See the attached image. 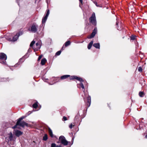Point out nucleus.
<instances>
[{
	"instance_id": "obj_1",
	"label": "nucleus",
	"mask_w": 147,
	"mask_h": 147,
	"mask_svg": "<svg viewBox=\"0 0 147 147\" xmlns=\"http://www.w3.org/2000/svg\"><path fill=\"white\" fill-rule=\"evenodd\" d=\"M24 118V117H23L19 118L17 121L16 125L13 127L12 128L13 129H15L16 128L17 126L18 125H19L22 127H24L25 126H27L28 124L26 122L24 121H21V120Z\"/></svg>"
},
{
	"instance_id": "obj_2",
	"label": "nucleus",
	"mask_w": 147,
	"mask_h": 147,
	"mask_svg": "<svg viewBox=\"0 0 147 147\" xmlns=\"http://www.w3.org/2000/svg\"><path fill=\"white\" fill-rule=\"evenodd\" d=\"M7 59L6 55L3 53H0V60L2 61L0 63H1L5 64H6V60Z\"/></svg>"
},
{
	"instance_id": "obj_3",
	"label": "nucleus",
	"mask_w": 147,
	"mask_h": 147,
	"mask_svg": "<svg viewBox=\"0 0 147 147\" xmlns=\"http://www.w3.org/2000/svg\"><path fill=\"white\" fill-rule=\"evenodd\" d=\"M89 21L92 24L96 25V19L95 15L94 13H93L91 16L89 18Z\"/></svg>"
},
{
	"instance_id": "obj_4",
	"label": "nucleus",
	"mask_w": 147,
	"mask_h": 147,
	"mask_svg": "<svg viewBox=\"0 0 147 147\" xmlns=\"http://www.w3.org/2000/svg\"><path fill=\"white\" fill-rule=\"evenodd\" d=\"M68 77H69V79L70 80L76 79L80 82L83 81V80L82 78L78 77L77 76H70L69 75H65V79L67 78Z\"/></svg>"
},
{
	"instance_id": "obj_5",
	"label": "nucleus",
	"mask_w": 147,
	"mask_h": 147,
	"mask_svg": "<svg viewBox=\"0 0 147 147\" xmlns=\"http://www.w3.org/2000/svg\"><path fill=\"white\" fill-rule=\"evenodd\" d=\"M38 25L36 23H33L32 25L30 30L33 32H36L37 31Z\"/></svg>"
},
{
	"instance_id": "obj_6",
	"label": "nucleus",
	"mask_w": 147,
	"mask_h": 147,
	"mask_svg": "<svg viewBox=\"0 0 147 147\" xmlns=\"http://www.w3.org/2000/svg\"><path fill=\"white\" fill-rule=\"evenodd\" d=\"M41 45V41H39L36 43V46L35 47H33V49H34L35 51H38L39 49H40Z\"/></svg>"
},
{
	"instance_id": "obj_7",
	"label": "nucleus",
	"mask_w": 147,
	"mask_h": 147,
	"mask_svg": "<svg viewBox=\"0 0 147 147\" xmlns=\"http://www.w3.org/2000/svg\"><path fill=\"white\" fill-rule=\"evenodd\" d=\"M49 14V9H47V12L45 16L43 17L42 19V24H43L45 23Z\"/></svg>"
},
{
	"instance_id": "obj_8",
	"label": "nucleus",
	"mask_w": 147,
	"mask_h": 147,
	"mask_svg": "<svg viewBox=\"0 0 147 147\" xmlns=\"http://www.w3.org/2000/svg\"><path fill=\"white\" fill-rule=\"evenodd\" d=\"M97 31V30L96 28H95L90 35L88 36L87 38L89 39H91L93 38L96 33Z\"/></svg>"
},
{
	"instance_id": "obj_9",
	"label": "nucleus",
	"mask_w": 147,
	"mask_h": 147,
	"mask_svg": "<svg viewBox=\"0 0 147 147\" xmlns=\"http://www.w3.org/2000/svg\"><path fill=\"white\" fill-rule=\"evenodd\" d=\"M8 135L9 136H8V142H9V141H14L15 140L16 138L13 137L12 134L11 132Z\"/></svg>"
},
{
	"instance_id": "obj_10",
	"label": "nucleus",
	"mask_w": 147,
	"mask_h": 147,
	"mask_svg": "<svg viewBox=\"0 0 147 147\" xmlns=\"http://www.w3.org/2000/svg\"><path fill=\"white\" fill-rule=\"evenodd\" d=\"M13 133L16 136L18 137H19L23 133L20 131L16 130L14 131L13 132Z\"/></svg>"
},
{
	"instance_id": "obj_11",
	"label": "nucleus",
	"mask_w": 147,
	"mask_h": 147,
	"mask_svg": "<svg viewBox=\"0 0 147 147\" xmlns=\"http://www.w3.org/2000/svg\"><path fill=\"white\" fill-rule=\"evenodd\" d=\"M71 142H68L65 139V147H70L71 145L73 143V141Z\"/></svg>"
},
{
	"instance_id": "obj_12",
	"label": "nucleus",
	"mask_w": 147,
	"mask_h": 147,
	"mask_svg": "<svg viewBox=\"0 0 147 147\" xmlns=\"http://www.w3.org/2000/svg\"><path fill=\"white\" fill-rule=\"evenodd\" d=\"M87 103L86 104L87 107H90L91 103V98L90 96H88L87 98Z\"/></svg>"
},
{
	"instance_id": "obj_13",
	"label": "nucleus",
	"mask_w": 147,
	"mask_h": 147,
	"mask_svg": "<svg viewBox=\"0 0 147 147\" xmlns=\"http://www.w3.org/2000/svg\"><path fill=\"white\" fill-rule=\"evenodd\" d=\"M59 142L63 145H64V137L63 136H60L59 138Z\"/></svg>"
},
{
	"instance_id": "obj_14",
	"label": "nucleus",
	"mask_w": 147,
	"mask_h": 147,
	"mask_svg": "<svg viewBox=\"0 0 147 147\" xmlns=\"http://www.w3.org/2000/svg\"><path fill=\"white\" fill-rule=\"evenodd\" d=\"M19 34L18 33H17L13 38L12 40L13 41H15L19 37Z\"/></svg>"
},
{
	"instance_id": "obj_15",
	"label": "nucleus",
	"mask_w": 147,
	"mask_h": 147,
	"mask_svg": "<svg viewBox=\"0 0 147 147\" xmlns=\"http://www.w3.org/2000/svg\"><path fill=\"white\" fill-rule=\"evenodd\" d=\"M47 62V60L45 58H43L42 59L41 64L42 65H44Z\"/></svg>"
},
{
	"instance_id": "obj_16",
	"label": "nucleus",
	"mask_w": 147,
	"mask_h": 147,
	"mask_svg": "<svg viewBox=\"0 0 147 147\" xmlns=\"http://www.w3.org/2000/svg\"><path fill=\"white\" fill-rule=\"evenodd\" d=\"M93 46L94 47L97 49H100V45L99 43H94L93 44Z\"/></svg>"
},
{
	"instance_id": "obj_17",
	"label": "nucleus",
	"mask_w": 147,
	"mask_h": 147,
	"mask_svg": "<svg viewBox=\"0 0 147 147\" xmlns=\"http://www.w3.org/2000/svg\"><path fill=\"white\" fill-rule=\"evenodd\" d=\"M78 87L79 88H81L82 90H84V88L83 84L82 83H80V84H78Z\"/></svg>"
},
{
	"instance_id": "obj_18",
	"label": "nucleus",
	"mask_w": 147,
	"mask_h": 147,
	"mask_svg": "<svg viewBox=\"0 0 147 147\" xmlns=\"http://www.w3.org/2000/svg\"><path fill=\"white\" fill-rule=\"evenodd\" d=\"M93 43V41H91L90 43L89 44L88 46V49H91L92 45Z\"/></svg>"
},
{
	"instance_id": "obj_19",
	"label": "nucleus",
	"mask_w": 147,
	"mask_h": 147,
	"mask_svg": "<svg viewBox=\"0 0 147 147\" xmlns=\"http://www.w3.org/2000/svg\"><path fill=\"white\" fill-rule=\"evenodd\" d=\"M49 133L50 136L51 137H53V135L52 131L50 128L49 129Z\"/></svg>"
},
{
	"instance_id": "obj_20",
	"label": "nucleus",
	"mask_w": 147,
	"mask_h": 147,
	"mask_svg": "<svg viewBox=\"0 0 147 147\" xmlns=\"http://www.w3.org/2000/svg\"><path fill=\"white\" fill-rule=\"evenodd\" d=\"M38 106V102H36L35 103L33 104L32 105V107L36 109L37 108Z\"/></svg>"
},
{
	"instance_id": "obj_21",
	"label": "nucleus",
	"mask_w": 147,
	"mask_h": 147,
	"mask_svg": "<svg viewBox=\"0 0 147 147\" xmlns=\"http://www.w3.org/2000/svg\"><path fill=\"white\" fill-rule=\"evenodd\" d=\"M48 139L47 135L46 134H45L44 136L43 137V140L45 141H46Z\"/></svg>"
},
{
	"instance_id": "obj_22",
	"label": "nucleus",
	"mask_w": 147,
	"mask_h": 147,
	"mask_svg": "<svg viewBox=\"0 0 147 147\" xmlns=\"http://www.w3.org/2000/svg\"><path fill=\"white\" fill-rule=\"evenodd\" d=\"M56 80H63L64 79V75L63 76L60 78L59 77H57L56 78Z\"/></svg>"
},
{
	"instance_id": "obj_23",
	"label": "nucleus",
	"mask_w": 147,
	"mask_h": 147,
	"mask_svg": "<svg viewBox=\"0 0 147 147\" xmlns=\"http://www.w3.org/2000/svg\"><path fill=\"white\" fill-rule=\"evenodd\" d=\"M71 44V42L69 40L65 43V46L67 47L69 45Z\"/></svg>"
},
{
	"instance_id": "obj_24",
	"label": "nucleus",
	"mask_w": 147,
	"mask_h": 147,
	"mask_svg": "<svg viewBox=\"0 0 147 147\" xmlns=\"http://www.w3.org/2000/svg\"><path fill=\"white\" fill-rule=\"evenodd\" d=\"M139 96L141 97H143L144 96V94L142 92H140L139 93Z\"/></svg>"
},
{
	"instance_id": "obj_25",
	"label": "nucleus",
	"mask_w": 147,
	"mask_h": 147,
	"mask_svg": "<svg viewBox=\"0 0 147 147\" xmlns=\"http://www.w3.org/2000/svg\"><path fill=\"white\" fill-rule=\"evenodd\" d=\"M35 41L33 40L31 43L30 45V47H33V45L35 44Z\"/></svg>"
},
{
	"instance_id": "obj_26",
	"label": "nucleus",
	"mask_w": 147,
	"mask_h": 147,
	"mask_svg": "<svg viewBox=\"0 0 147 147\" xmlns=\"http://www.w3.org/2000/svg\"><path fill=\"white\" fill-rule=\"evenodd\" d=\"M61 53V51H57L55 55H56V56L59 55Z\"/></svg>"
},
{
	"instance_id": "obj_27",
	"label": "nucleus",
	"mask_w": 147,
	"mask_h": 147,
	"mask_svg": "<svg viewBox=\"0 0 147 147\" xmlns=\"http://www.w3.org/2000/svg\"><path fill=\"white\" fill-rule=\"evenodd\" d=\"M135 38H136V36H134V35L131 36L130 37V39H131V40H135Z\"/></svg>"
},
{
	"instance_id": "obj_28",
	"label": "nucleus",
	"mask_w": 147,
	"mask_h": 147,
	"mask_svg": "<svg viewBox=\"0 0 147 147\" xmlns=\"http://www.w3.org/2000/svg\"><path fill=\"white\" fill-rule=\"evenodd\" d=\"M138 71L140 72H142V68L141 67H140L138 68Z\"/></svg>"
},
{
	"instance_id": "obj_29",
	"label": "nucleus",
	"mask_w": 147,
	"mask_h": 147,
	"mask_svg": "<svg viewBox=\"0 0 147 147\" xmlns=\"http://www.w3.org/2000/svg\"><path fill=\"white\" fill-rule=\"evenodd\" d=\"M74 126V125H73V124L72 123H71V124L69 126V127L70 128V129H71L72 127L73 126Z\"/></svg>"
},
{
	"instance_id": "obj_30",
	"label": "nucleus",
	"mask_w": 147,
	"mask_h": 147,
	"mask_svg": "<svg viewBox=\"0 0 147 147\" xmlns=\"http://www.w3.org/2000/svg\"><path fill=\"white\" fill-rule=\"evenodd\" d=\"M56 144L54 143H52L51 144V147H55Z\"/></svg>"
},
{
	"instance_id": "obj_31",
	"label": "nucleus",
	"mask_w": 147,
	"mask_h": 147,
	"mask_svg": "<svg viewBox=\"0 0 147 147\" xmlns=\"http://www.w3.org/2000/svg\"><path fill=\"white\" fill-rule=\"evenodd\" d=\"M42 55H40L39 56V57H38V61H39L41 59V58H42Z\"/></svg>"
},
{
	"instance_id": "obj_32",
	"label": "nucleus",
	"mask_w": 147,
	"mask_h": 147,
	"mask_svg": "<svg viewBox=\"0 0 147 147\" xmlns=\"http://www.w3.org/2000/svg\"><path fill=\"white\" fill-rule=\"evenodd\" d=\"M69 117H68V118H69ZM68 118L67 119V117H65V121H66V120H67L68 119Z\"/></svg>"
},
{
	"instance_id": "obj_33",
	"label": "nucleus",
	"mask_w": 147,
	"mask_h": 147,
	"mask_svg": "<svg viewBox=\"0 0 147 147\" xmlns=\"http://www.w3.org/2000/svg\"><path fill=\"white\" fill-rule=\"evenodd\" d=\"M79 0L80 2H81L82 3V0Z\"/></svg>"
},
{
	"instance_id": "obj_34",
	"label": "nucleus",
	"mask_w": 147,
	"mask_h": 147,
	"mask_svg": "<svg viewBox=\"0 0 147 147\" xmlns=\"http://www.w3.org/2000/svg\"><path fill=\"white\" fill-rule=\"evenodd\" d=\"M96 5L97 7H102V6H100L98 5H97V4H96Z\"/></svg>"
},
{
	"instance_id": "obj_35",
	"label": "nucleus",
	"mask_w": 147,
	"mask_h": 147,
	"mask_svg": "<svg viewBox=\"0 0 147 147\" xmlns=\"http://www.w3.org/2000/svg\"><path fill=\"white\" fill-rule=\"evenodd\" d=\"M62 120L63 121H64V116L63 117Z\"/></svg>"
},
{
	"instance_id": "obj_36",
	"label": "nucleus",
	"mask_w": 147,
	"mask_h": 147,
	"mask_svg": "<svg viewBox=\"0 0 147 147\" xmlns=\"http://www.w3.org/2000/svg\"><path fill=\"white\" fill-rule=\"evenodd\" d=\"M61 147V146H56V147Z\"/></svg>"
},
{
	"instance_id": "obj_37",
	"label": "nucleus",
	"mask_w": 147,
	"mask_h": 147,
	"mask_svg": "<svg viewBox=\"0 0 147 147\" xmlns=\"http://www.w3.org/2000/svg\"><path fill=\"white\" fill-rule=\"evenodd\" d=\"M145 138H147V134L145 136Z\"/></svg>"
},
{
	"instance_id": "obj_38",
	"label": "nucleus",
	"mask_w": 147,
	"mask_h": 147,
	"mask_svg": "<svg viewBox=\"0 0 147 147\" xmlns=\"http://www.w3.org/2000/svg\"><path fill=\"white\" fill-rule=\"evenodd\" d=\"M84 100L85 101V98L84 97Z\"/></svg>"
},
{
	"instance_id": "obj_39",
	"label": "nucleus",
	"mask_w": 147,
	"mask_h": 147,
	"mask_svg": "<svg viewBox=\"0 0 147 147\" xmlns=\"http://www.w3.org/2000/svg\"><path fill=\"white\" fill-rule=\"evenodd\" d=\"M72 140H73V138L72 139Z\"/></svg>"
},
{
	"instance_id": "obj_40",
	"label": "nucleus",
	"mask_w": 147,
	"mask_h": 147,
	"mask_svg": "<svg viewBox=\"0 0 147 147\" xmlns=\"http://www.w3.org/2000/svg\"><path fill=\"white\" fill-rule=\"evenodd\" d=\"M116 24H117V25H118V23H117V22Z\"/></svg>"
},
{
	"instance_id": "obj_41",
	"label": "nucleus",
	"mask_w": 147,
	"mask_h": 147,
	"mask_svg": "<svg viewBox=\"0 0 147 147\" xmlns=\"http://www.w3.org/2000/svg\"><path fill=\"white\" fill-rule=\"evenodd\" d=\"M6 140H7V138H6Z\"/></svg>"
}]
</instances>
